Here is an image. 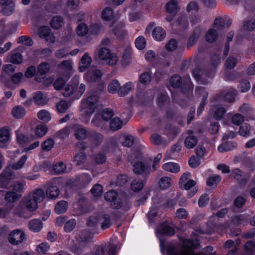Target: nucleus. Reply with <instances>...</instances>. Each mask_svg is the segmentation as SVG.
<instances>
[{
	"mask_svg": "<svg viewBox=\"0 0 255 255\" xmlns=\"http://www.w3.org/2000/svg\"><path fill=\"white\" fill-rule=\"evenodd\" d=\"M165 8L169 14L166 19L170 23L173 28L183 30L189 27L188 20L185 14L181 13L178 16L177 19H174L176 13L179 10L177 1L171 0L166 4Z\"/></svg>",
	"mask_w": 255,
	"mask_h": 255,
	"instance_id": "obj_1",
	"label": "nucleus"
},
{
	"mask_svg": "<svg viewBox=\"0 0 255 255\" xmlns=\"http://www.w3.org/2000/svg\"><path fill=\"white\" fill-rule=\"evenodd\" d=\"M231 24L232 20L229 18L226 19L221 17L217 18L206 35V41L210 43L214 42L218 38V32L225 26H230Z\"/></svg>",
	"mask_w": 255,
	"mask_h": 255,
	"instance_id": "obj_2",
	"label": "nucleus"
},
{
	"mask_svg": "<svg viewBox=\"0 0 255 255\" xmlns=\"http://www.w3.org/2000/svg\"><path fill=\"white\" fill-rule=\"evenodd\" d=\"M220 57L219 55H215L212 58L214 69L220 62ZM193 76L195 77L199 84H206L208 83L213 77L215 74V69L211 70L209 72H204L198 68L195 69L192 72Z\"/></svg>",
	"mask_w": 255,
	"mask_h": 255,
	"instance_id": "obj_3",
	"label": "nucleus"
},
{
	"mask_svg": "<svg viewBox=\"0 0 255 255\" xmlns=\"http://www.w3.org/2000/svg\"><path fill=\"white\" fill-rule=\"evenodd\" d=\"M105 199L111 202L113 208L121 209L123 212L129 210L131 204L126 199L118 198V193L115 190H110L105 194Z\"/></svg>",
	"mask_w": 255,
	"mask_h": 255,
	"instance_id": "obj_4",
	"label": "nucleus"
},
{
	"mask_svg": "<svg viewBox=\"0 0 255 255\" xmlns=\"http://www.w3.org/2000/svg\"><path fill=\"white\" fill-rule=\"evenodd\" d=\"M141 157V154L139 151H135L128 157L129 160L131 162L134 163L133 171L137 175L148 173L150 170V167L148 164L144 163L140 160Z\"/></svg>",
	"mask_w": 255,
	"mask_h": 255,
	"instance_id": "obj_5",
	"label": "nucleus"
},
{
	"mask_svg": "<svg viewBox=\"0 0 255 255\" xmlns=\"http://www.w3.org/2000/svg\"><path fill=\"white\" fill-rule=\"evenodd\" d=\"M191 176L190 172H185L181 176L179 181L180 188L189 191L188 193V198L193 197L197 192L196 182L193 180L189 179Z\"/></svg>",
	"mask_w": 255,
	"mask_h": 255,
	"instance_id": "obj_6",
	"label": "nucleus"
},
{
	"mask_svg": "<svg viewBox=\"0 0 255 255\" xmlns=\"http://www.w3.org/2000/svg\"><path fill=\"white\" fill-rule=\"evenodd\" d=\"M98 224H101V228L103 230L110 228L112 225L110 215L102 213L96 217L90 218L87 222L88 225L91 227Z\"/></svg>",
	"mask_w": 255,
	"mask_h": 255,
	"instance_id": "obj_7",
	"label": "nucleus"
},
{
	"mask_svg": "<svg viewBox=\"0 0 255 255\" xmlns=\"http://www.w3.org/2000/svg\"><path fill=\"white\" fill-rule=\"evenodd\" d=\"M98 55L100 60L105 61L110 66L116 65L119 60L116 53L111 52L109 48L105 47L99 48Z\"/></svg>",
	"mask_w": 255,
	"mask_h": 255,
	"instance_id": "obj_8",
	"label": "nucleus"
},
{
	"mask_svg": "<svg viewBox=\"0 0 255 255\" xmlns=\"http://www.w3.org/2000/svg\"><path fill=\"white\" fill-rule=\"evenodd\" d=\"M156 236L160 241V248L161 252L163 253L164 250V241L162 239V236L165 235L168 236H172L175 233L173 229L168 226L167 223H161L155 231Z\"/></svg>",
	"mask_w": 255,
	"mask_h": 255,
	"instance_id": "obj_9",
	"label": "nucleus"
},
{
	"mask_svg": "<svg viewBox=\"0 0 255 255\" xmlns=\"http://www.w3.org/2000/svg\"><path fill=\"white\" fill-rule=\"evenodd\" d=\"M16 178L15 172L10 168L3 170L0 174V188L6 189L11 180Z\"/></svg>",
	"mask_w": 255,
	"mask_h": 255,
	"instance_id": "obj_10",
	"label": "nucleus"
},
{
	"mask_svg": "<svg viewBox=\"0 0 255 255\" xmlns=\"http://www.w3.org/2000/svg\"><path fill=\"white\" fill-rule=\"evenodd\" d=\"M99 97L95 94L88 97L86 100H83L82 105L85 106V112L88 115L95 112L97 106Z\"/></svg>",
	"mask_w": 255,
	"mask_h": 255,
	"instance_id": "obj_11",
	"label": "nucleus"
},
{
	"mask_svg": "<svg viewBox=\"0 0 255 255\" xmlns=\"http://www.w3.org/2000/svg\"><path fill=\"white\" fill-rule=\"evenodd\" d=\"M16 67L8 64H5L2 67V70L1 72L0 77V80L3 83L5 86L9 87L10 86V82L6 75H11L15 70Z\"/></svg>",
	"mask_w": 255,
	"mask_h": 255,
	"instance_id": "obj_12",
	"label": "nucleus"
},
{
	"mask_svg": "<svg viewBox=\"0 0 255 255\" xmlns=\"http://www.w3.org/2000/svg\"><path fill=\"white\" fill-rule=\"evenodd\" d=\"M25 239L24 233L19 230L12 231L8 236L9 242L14 245L21 243Z\"/></svg>",
	"mask_w": 255,
	"mask_h": 255,
	"instance_id": "obj_13",
	"label": "nucleus"
},
{
	"mask_svg": "<svg viewBox=\"0 0 255 255\" xmlns=\"http://www.w3.org/2000/svg\"><path fill=\"white\" fill-rule=\"evenodd\" d=\"M102 75L100 70L93 69L84 75V78L88 82H97L101 80Z\"/></svg>",
	"mask_w": 255,
	"mask_h": 255,
	"instance_id": "obj_14",
	"label": "nucleus"
},
{
	"mask_svg": "<svg viewBox=\"0 0 255 255\" xmlns=\"http://www.w3.org/2000/svg\"><path fill=\"white\" fill-rule=\"evenodd\" d=\"M184 135L185 136L184 140L185 146L189 149L194 147L197 144L198 139L194 135L193 131L191 129L188 130L184 133Z\"/></svg>",
	"mask_w": 255,
	"mask_h": 255,
	"instance_id": "obj_15",
	"label": "nucleus"
},
{
	"mask_svg": "<svg viewBox=\"0 0 255 255\" xmlns=\"http://www.w3.org/2000/svg\"><path fill=\"white\" fill-rule=\"evenodd\" d=\"M195 94L198 96L202 97V101L200 104L197 112V115H199L203 110L204 107L206 105V101L207 100L208 94L204 88L200 87H198L196 88Z\"/></svg>",
	"mask_w": 255,
	"mask_h": 255,
	"instance_id": "obj_16",
	"label": "nucleus"
},
{
	"mask_svg": "<svg viewBox=\"0 0 255 255\" xmlns=\"http://www.w3.org/2000/svg\"><path fill=\"white\" fill-rule=\"evenodd\" d=\"M31 213L35 211L38 207V203L28 195L24 197L21 201Z\"/></svg>",
	"mask_w": 255,
	"mask_h": 255,
	"instance_id": "obj_17",
	"label": "nucleus"
},
{
	"mask_svg": "<svg viewBox=\"0 0 255 255\" xmlns=\"http://www.w3.org/2000/svg\"><path fill=\"white\" fill-rule=\"evenodd\" d=\"M15 214L21 218H28L31 217V212L25 208L24 204L20 201L15 209Z\"/></svg>",
	"mask_w": 255,
	"mask_h": 255,
	"instance_id": "obj_18",
	"label": "nucleus"
},
{
	"mask_svg": "<svg viewBox=\"0 0 255 255\" xmlns=\"http://www.w3.org/2000/svg\"><path fill=\"white\" fill-rule=\"evenodd\" d=\"M33 100L36 105L44 106L47 103L48 98L41 91H39L34 93Z\"/></svg>",
	"mask_w": 255,
	"mask_h": 255,
	"instance_id": "obj_19",
	"label": "nucleus"
},
{
	"mask_svg": "<svg viewBox=\"0 0 255 255\" xmlns=\"http://www.w3.org/2000/svg\"><path fill=\"white\" fill-rule=\"evenodd\" d=\"M0 5L5 6L2 9V12L9 15L14 11L15 4L12 0H0Z\"/></svg>",
	"mask_w": 255,
	"mask_h": 255,
	"instance_id": "obj_20",
	"label": "nucleus"
},
{
	"mask_svg": "<svg viewBox=\"0 0 255 255\" xmlns=\"http://www.w3.org/2000/svg\"><path fill=\"white\" fill-rule=\"evenodd\" d=\"M28 195L38 203L43 201L45 197L46 194L43 189L37 188L35 189L33 191L30 192Z\"/></svg>",
	"mask_w": 255,
	"mask_h": 255,
	"instance_id": "obj_21",
	"label": "nucleus"
},
{
	"mask_svg": "<svg viewBox=\"0 0 255 255\" xmlns=\"http://www.w3.org/2000/svg\"><path fill=\"white\" fill-rule=\"evenodd\" d=\"M214 118L217 120H222L226 113L225 108L220 106H213L211 109Z\"/></svg>",
	"mask_w": 255,
	"mask_h": 255,
	"instance_id": "obj_22",
	"label": "nucleus"
},
{
	"mask_svg": "<svg viewBox=\"0 0 255 255\" xmlns=\"http://www.w3.org/2000/svg\"><path fill=\"white\" fill-rule=\"evenodd\" d=\"M21 197V194L14 191H7L4 195V200L7 203H13L18 201Z\"/></svg>",
	"mask_w": 255,
	"mask_h": 255,
	"instance_id": "obj_23",
	"label": "nucleus"
},
{
	"mask_svg": "<svg viewBox=\"0 0 255 255\" xmlns=\"http://www.w3.org/2000/svg\"><path fill=\"white\" fill-rule=\"evenodd\" d=\"M237 94V90L234 88H230L222 92L221 94V98H224L228 102H234Z\"/></svg>",
	"mask_w": 255,
	"mask_h": 255,
	"instance_id": "obj_24",
	"label": "nucleus"
},
{
	"mask_svg": "<svg viewBox=\"0 0 255 255\" xmlns=\"http://www.w3.org/2000/svg\"><path fill=\"white\" fill-rule=\"evenodd\" d=\"M134 84L131 82H128L125 84L123 86L120 87L118 93L120 97H124L128 95L129 92L133 89Z\"/></svg>",
	"mask_w": 255,
	"mask_h": 255,
	"instance_id": "obj_25",
	"label": "nucleus"
},
{
	"mask_svg": "<svg viewBox=\"0 0 255 255\" xmlns=\"http://www.w3.org/2000/svg\"><path fill=\"white\" fill-rule=\"evenodd\" d=\"M92 238L93 236L90 233H87L85 234L82 233L81 236V250L90 246L92 242Z\"/></svg>",
	"mask_w": 255,
	"mask_h": 255,
	"instance_id": "obj_26",
	"label": "nucleus"
},
{
	"mask_svg": "<svg viewBox=\"0 0 255 255\" xmlns=\"http://www.w3.org/2000/svg\"><path fill=\"white\" fill-rule=\"evenodd\" d=\"M152 35L155 40L161 41L165 38L166 36V31L160 26L156 27L153 30Z\"/></svg>",
	"mask_w": 255,
	"mask_h": 255,
	"instance_id": "obj_27",
	"label": "nucleus"
},
{
	"mask_svg": "<svg viewBox=\"0 0 255 255\" xmlns=\"http://www.w3.org/2000/svg\"><path fill=\"white\" fill-rule=\"evenodd\" d=\"M60 194L59 188L55 185H50L46 191V195L50 199H55Z\"/></svg>",
	"mask_w": 255,
	"mask_h": 255,
	"instance_id": "obj_28",
	"label": "nucleus"
},
{
	"mask_svg": "<svg viewBox=\"0 0 255 255\" xmlns=\"http://www.w3.org/2000/svg\"><path fill=\"white\" fill-rule=\"evenodd\" d=\"M29 229L34 232H39L43 227L41 221L39 219H34L28 223Z\"/></svg>",
	"mask_w": 255,
	"mask_h": 255,
	"instance_id": "obj_29",
	"label": "nucleus"
},
{
	"mask_svg": "<svg viewBox=\"0 0 255 255\" xmlns=\"http://www.w3.org/2000/svg\"><path fill=\"white\" fill-rule=\"evenodd\" d=\"M162 168L166 171L172 173H177L180 171V166L176 163L169 162L162 165Z\"/></svg>",
	"mask_w": 255,
	"mask_h": 255,
	"instance_id": "obj_30",
	"label": "nucleus"
},
{
	"mask_svg": "<svg viewBox=\"0 0 255 255\" xmlns=\"http://www.w3.org/2000/svg\"><path fill=\"white\" fill-rule=\"evenodd\" d=\"M236 146V143L227 141L219 145L218 147V150L220 152H227L235 148Z\"/></svg>",
	"mask_w": 255,
	"mask_h": 255,
	"instance_id": "obj_31",
	"label": "nucleus"
},
{
	"mask_svg": "<svg viewBox=\"0 0 255 255\" xmlns=\"http://www.w3.org/2000/svg\"><path fill=\"white\" fill-rule=\"evenodd\" d=\"M92 58L89 53H86L81 58V72L85 71L91 65Z\"/></svg>",
	"mask_w": 255,
	"mask_h": 255,
	"instance_id": "obj_32",
	"label": "nucleus"
},
{
	"mask_svg": "<svg viewBox=\"0 0 255 255\" xmlns=\"http://www.w3.org/2000/svg\"><path fill=\"white\" fill-rule=\"evenodd\" d=\"M13 117L16 119H21L25 115V110L21 106H17L13 107L11 111Z\"/></svg>",
	"mask_w": 255,
	"mask_h": 255,
	"instance_id": "obj_33",
	"label": "nucleus"
},
{
	"mask_svg": "<svg viewBox=\"0 0 255 255\" xmlns=\"http://www.w3.org/2000/svg\"><path fill=\"white\" fill-rule=\"evenodd\" d=\"M201 29L200 27H196L192 35L190 36L188 40V46H191L194 45L197 41L201 35Z\"/></svg>",
	"mask_w": 255,
	"mask_h": 255,
	"instance_id": "obj_34",
	"label": "nucleus"
},
{
	"mask_svg": "<svg viewBox=\"0 0 255 255\" xmlns=\"http://www.w3.org/2000/svg\"><path fill=\"white\" fill-rule=\"evenodd\" d=\"M25 186L26 182L24 181H16L11 186L13 191L21 194V195L25 191Z\"/></svg>",
	"mask_w": 255,
	"mask_h": 255,
	"instance_id": "obj_35",
	"label": "nucleus"
},
{
	"mask_svg": "<svg viewBox=\"0 0 255 255\" xmlns=\"http://www.w3.org/2000/svg\"><path fill=\"white\" fill-rule=\"evenodd\" d=\"M67 202L64 200L59 201L55 206V211L58 214H63L67 211Z\"/></svg>",
	"mask_w": 255,
	"mask_h": 255,
	"instance_id": "obj_36",
	"label": "nucleus"
},
{
	"mask_svg": "<svg viewBox=\"0 0 255 255\" xmlns=\"http://www.w3.org/2000/svg\"><path fill=\"white\" fill-rule=\"evenodd\" d=\"M102 18L105 21H110L114 17L113 10L110 7L103 9L101 13Z\"/></svg>",
	"mask_w": 255,
	"mask_h": 255,
	"instance_id": "obj_37",
	"label": "nucleus"
},
{
	"mask_svg": "<svg viewBox=\"0 0 255 255\" xmlns=\"http://www.w3.org/2000/svg\"><path fill=\"white\" fill-rule=\"evenodd\" d=\"M64 24L63 19L60 16H54L50 21L51 26L54 29H57L62 26Z\"/></svg>",
	"mask_w": 255,
	"mask_h": 255,
	"instance_id": "obj_38",
	"label": "nucleus"
},
{
	"mask_svg": "<svg viewBox=\"0 0 255 255\" xmlns=\"http://www.w3.org/2000/svg\"><path fill=\"white\" fill-rule=\"evenodd\" d=\"M130 186L133 191L138 192L143 188L144 183L140 179H135L132 181Z\"/></svg>",
	"mask_w": 255,
	"mask_h": 255,
	"instance_id": "obj_39",
	"label": "nucleus"
},
{
	"mask_svg": "<svg viewBox=\"0 0 255 255\" xmlns=\"http://www.w3.org/2000/svg\"><path fill=\"white\" fill-rule=\"evenodd\" d=\"M113 32L116 36L121 38L126 35L124 23L123 22L119 23L113 29Z\"/></svg>",
	"mask_w": 255,
	"mask_h": 255,
	"instance_id": "obj_40",
	"label": "nucleus"
},
{
	"mask_svg": "<svg viewBox=\"0 0 255 255\" xmlns=\"http://www.w3.org/2000/svg\"><path fill=\"white\" fill-rule=\"evenodd\" d=\"M152 72L150 70L142 73L139 77V81L143 84H147L150 82Z\"/></svg>",
	"mask_w": 255,
	"mask_h": 255,
	"instance_id": "obj_41",
	"label": "nucleus"
},
{
	"mask_svg": "<svg viewBox=\"0 0 255 255\" xmlns=\"http://www.w3.org/2000/svg\"><path fill=\"white\" fill-rule=\"evenodd\" d=\"M238 88L241 92H247L251 88V84L248 79H242L240 81Z\"/></svg>",
	"mask_w": 255,
	"mask_h": 255,
	"instance_id": "obj_42",
	"label": "nucleus"
},
{
	"mask_svg": "<svg viewBox=\"0 0 255 255\" xmlns=\"http://www.w3.org/2000/svg\"><path fill=\"white\" fill-rule=\"evenodd\" d=\"M70 134L68 126L65 127L55 133L54 136L61 139H65Z\"/></svg>",
	"mask_w": 255,
	"mask_h": 255,
	"instance_id": "obj_43",
	"label": "nucleus"
},
{
	"mask_svg": "<svg viewBox=\"0 0 255 255\" xmlns=\"http://www.w3.org/2000/svg\"><path fill=\"white\" fill-rule=\"evenodd\" d=\"M55 107L59 113L63 114L68 110L69 106L66 101L61 100L56 103Z\"/></svg>",
	"mask_w": 255,
	"mask_h": 255,
	"instance_id": "obj_44",
	"label": "nucleus"
},
{
	"mask_svg": "<svg viewBox=\"0 0 255 255\" xmlns=\"http://www.w3.org/2000/svg\"><path fill=\"white\" fill-rule=\"evenodd\" d=\"M123 126V122L119 118H114L111 121L110 126L112 130L116 131L121 128Z\"/></svg>",
	"mask_w": 255,
	"mask_h": 255,
	"instance_id": "obj_45",
	"label": "nucleus"
},
{
	"mask_svg": "<svg viewBox=\"0 0 255 255\" xmlns=\"http://www.w3.org/2000/svg\"><path fill=\"white\" fill-rule=\"evenodd\" d=\"M38 118L42 121L47 123L50 121L51 116L50 113L46 110H42L37 113Z\"/></svg>",
	"mask_w": 255,
	"mask_h": 255,
	"instance_id": "obj_46",
	"label": "nucleus"
},
{
	"mask_svg": "<svg viewBox=\"0 0 255 255\" xmlns=\"http://www.w3.org/2000/svg\"><path fill=\"white\" fill-rule=\"evenodd\" d=\"M255 250V243L252 241L247 242L244 247V251L247 255H253Z\"/></svg>",
	"mask_w": 255,
	"mask_h": 255,
	"instance_id": "obj_47",
	"label": "nucleus"
},
{
	"mask_svg": "<svg viewBox=\"0 0 255 255\" xmlns=\"http://www.w3.org/2000/svg\"><path fill=\"white\" fill-rule=\"evenodd\" d=\"M23 77V74L22 72H19L14 73L10 76V82L16 85L20 84Z\"/></svg>",
	"mask_w": 255,
	"mask_h": 255,
	"instance_id": "obj_48",
	"label": "nucleus"
},
{
	"mask_svg": "<svg viewBox=\"0 0 255 255\" xmlns=\"http://www.w3.org/2000/svg\"><path fill=\"white\" fill-rule=\"evenodd\" d=\"M169 100L167 93L166 91H162L159 95L158 96L157 98V104L160 106L162 107Z\"/></svg>",
	"mask_w": 255,
	"mask_h": 255,
	"instance_id": "obj_49",
	"label": "nucleus"
},
{
	"mask_svg": "<svg viewBox=\"0 0 255 255\" xmlns=\"http://www.w3.org/2000/svg\"><path fill=\"white\" fill-rule=\"evenodd\" d=\"M221 177L218 175H213L210 176L207 180V184L209 186L215 187L221 181Z\"/></svg>",
	"mask_w": 255,
	"mask_h": 255,
	"instance_id": "obj_50",
	"label": "nucleus"
},
{
	"mask_svg": "<svg viewBox=\"0 0 255 255\" xmlns=\"http://www.w3.org/2000/svg\"><path fill=\"white\" fill-rule=\"evenodd\" d=\"M70 133H73L77 139H80V125L78 124H72L68 126Z\"/></svg>",
	"mask_w": 255,
	"mask_h": 255,
	"instance_id": "obj_51",
	"label": "nucleus"
},
{
	"mask_svg": "<svg viewBox=\"0 0 255 255\" xmlns=\"http://www.w3.org/2000/svg\"><path fill=\"white\" fill-rule=\"evenodd\" d=\"M121 84L117 80H113L109 85L108 89L110 93L114 94L118 91Z\"/></svg>",
	"mask_w": 255,
	"mask_h": 255,
	"instance_id": "obj_52",
	"label": "nucleus"
},
{
	"mask_svg": "<svg viewBox=\"0 0 255 255\" xmlns=\"http://www.w3.org/2000/svg\"><path fill=\"white\" fill-rule=\"evenodd\" d=\"M146 41L145 38L142 36H139L135 40V47L138 50H142L146 47Z\"/></svg>",
	"mask_w": 255,
	"mask_h": 255,
	"instance_id": "obj_53",
	"label": "nucleus"
},
{
	"mask_svg": "<svg viewBox=\"0 0 255 255\" xmlns=\"http://www.w3.org/2000/svg\"><path fill=\"white\" fill-rule=\"evenodd\" d=\"M77 222L75 219H71L66 222L64 229L65 232L70 233L73 231L76 227Z\"/></svg>",
	"mask_w": 255,
	"mask_h": 255,
	"instance_id": "obj_54",
	"label": "nucleus"
},
{
	"mask_svg": "<svg viewBox=\"0 0 255 255\" xmlns=\"http://www.w3.org/2000/svg\"><path fill=\"white\" fill-rule=\"evenodd\" d=\"M250 129V126L247 123H245L240 127L239 134L242 136H247L249 135Z\"/></svg>",
	"mask_w": 255,
	"mask_h": 255,
	"instance_id": "obj_55",
	"label": "nucleus"
},
{
	"mask_svg": "<svg viewBox=\"0 0 255 255\" xmlns=\"http://www.w3.org/2000/svg\"><path fill=\"white\" fill-rule=\"evenodd\" d=\"M50 67V65L48 63H42L37 67V73L41 75H44L48 72Z\"/></svg>",
	"mask_w": 255,
	"mask_h": 255,
	"instance_id": "obj_56",
	"label": "nucleus"
},
{
	"mask_svg": "<svg viewBox=\"0 0 255 255\" xmlns=\"http://www.w3.org/2000/svg\"><path fill=\"white\" fill-rule=\"evenodd\" d=\"M54 144V141L49 137L41 144V148L43 150L48 151L53 147Z\"/></svg>",
	"mask_w": 255,
	"mask_h": 255,
	"instance_id": "obj_57",
	"label": "nucleus"
},
{
	"mask_svg": "<svg viewBox=\"0 0 255 255\" xmlns=\"http://www.w3.org/2000/svg\"><path fill=\"white\" fill-rule=\"evenodd\" d=\"M48 131L47 127L44 125H39L36 126L35 132L37 136L42 137L44 136Z\"/></svg>",
	"mask_w": 255,
	"mask_h": 255,
	"instance_id": "obj_58",
	"label": "nucleus"
},
{
	"mask_svg": "<svg viewBox=\"0 0 255 255\" xmlns=\"http://www.w3.org/2000/svg\"><path fill=\"white\" fill-rule=\"evenodd\" d=\"M66 169V165L62 162L54 165L53 167V170L56 174H60L64 173Z\"/></svg>",
	"mask_w": 255,
	"mask_h": 255,
	"instance_id": "obj_59",
	"label": "nucleus"
},
{
	"mask_svg": "<svg viewBox=\"0 0 255 255\" xmlns=\"http://www.w3.org/2000/svg\"><path fill=\"white\" fill-rule=\"evenodd\" d=\"M9 139V130L5 128L0 130V142L6 143Z\"/></svg>",
	"mask_w": 255,
	"mask_h": 255,
	"instance_id": "obj_60",
	"label": "nucleus"
},
{
	"mask_svg": "<svg viewBox=\"0 0 255 255\" xmlns=\"http://www.w3.org/2000/svg\"><path fill=\"white\" fill-rule=\"evenodd\" d=\"M237 63V59L233 56H229L225 62V66L228 69L234 68Z\"/></svg>",
	"mask_w": 255,
	"mask_h": 255,
	"instance_id": "obj_61",
	"label": "nucleus"
},
{
	"mask_svg": "<svg viewBox=\"0 0 255 255\" xmlns=\"http://www.w3.org/2000/svg\"><path fill=\"white\" fill-rule=\"evenodd\" d=\"M170 84L173 87H179L181 84V79L180 76L178 75H174L173 76L170 80Z\"/></svg>",
	"mask_w": 255,
	"mask_h": 255,
	"instance_id": "obj_62",
	"label": "nucleus"
},
{
	"mask_svg": "<svg viewBox=\"0 0 255 255\" xmlns=\"http://www.w3.org/2000/svg\"><path fill=\"white\" fill-rule=\"evenodd\" d=\"M159 183L161 188L166 189L171 186V179L169 177H163L160 179Z\"/></svg>",
	"mask_w": 255,
	"mask_h": 255,
	"instance_id": "obj_63",
	"label": "nucleus"
},
{
	"mask_svg": "<svg viewBox=\"0 0 255 255\" xmlns=\"http://www.w3.org/2000/svg\"><path fill=\"white\" fill-rule=\"evenodd\" d=\"M51 29L48 26H41L38 30V34L40 37L45 38L50 34Z\"/></svg>",
	"mask_w": 255,
	"mask_h": 255,
	"instance_id": "obj_64",
	"label": "nucleus"
}]
</instances>
